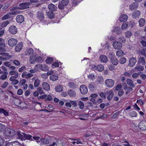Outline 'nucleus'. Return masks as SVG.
<instances>
[{
    "instance_id": "nucleus-1",
    "label": "nucleus",
    "mask_w": 146,
    "mask_h": 146,
    "mask_svg": "<svg viewBox=\"0 0 146 146\" xmlns=\"http://www.w3.org/2000/svg\"><path fill=\"white\" fill-rule=\"evenodd\" d=\"M69 3V0H62L59 2L58 8L60 10L63 9L64 7L67 6Z\"/></svg>"
},
{
    "instance_id": "nucleus-2",
    "label": "nucleus",
    "mask_w": 146,
    "mask_h": 146,
    "mask_svg": "<svg viewBox=\"0 0 146 146\" xmlns=\"http://www.w3.org/2000/svg\"><path fill=\"white\" fill-rule=\"evenodd\" d=\"M38 68L40 70L44 71L46 72L48 70V67L45 64H36L35 67V68L38 69Z\"/></svg>"
},
{
    "instance_id": "nucleus-3",
    "label": "nucleus",
    "mask_w": 146,
    "mask_h": 146,
    "mask_svg": "<svg viewBox=\"0 0 146 146\" xmlns=\"http://www.w3.org/2000/svg\"><path fill=\"white\" fill-rule=\"evenodd\" d=\"M17 132L15 130L10 128L7 129L5 131V134L6 135L12 137L17 134Z\"/></svg>"
},
{
    "instance_id": "nucleus-4",
    "label": "nucleus",
    "mask_w": 146,
    "mask_h": 146,
    "mask_svg": "<svg viewBox=\"0 0 146 146\" xmlns=\"http://www.w3.org/2000/svg\"><path fill=\"white\" fill-rule=\"evenodd\" d=\"M109 57L110 58L111 62L113 65H116L118 64V61L117 58L113 56L112 53H109Z\"/></svg>"
},
{
    "instance_id": "nucleus-5",
    "label": "nucleus",
    "mask_w": 146,
    "mask_h": 146,
    "mask_svg": "<svg viewBox=\"0 0 146 146\" xmlns=\"http://www.w3.org/2000/svg\"><path fill=\"white\" fill-rule=\"evenodd\" d=\"M30 5L29 3L23 2L19 5L20 7H17L19 9H24L29 7V6Z\"/></svg>"
},
{
    "instance_id": "nucleus-6",
    "label": "nucleus",
    "mask_w": 146,
    "mask_h": 146,
    "mask_svg": "<svg viewBox=\"0 0 146 146\" xmlns=\"http://www.w3.org/2000/svg\"><path fill=\"white\" fill-rule=\"evenodd\" d=\"M17 42V40L16 39L14 38H11L8 40V43L9 46L13 47L16 45Z\"/></svg>"
},
{
    "instance_id": "nucleus-7",
    "label": "nucleus",
    "mask_w": 146,
    "mask_h": 146,
    "mask_svg": "<svg viewBox=\"0 0 146 146\" xmlns=\"http://www.w3.org/2000/svg\"><path fill=\"white\" fill-rule=\"evenodd\" d=\"M105 83L108 87H111L114 85V82L112 79H107L105 81Z\"/></svg>"
},
{
    "instance_id": "nucleus-8",
    "label": "nucleus",
    "mask_w": 146,
    "mask_h": 146,
    "mask_svg": "<svg viewBox=\"0 0 146 146\" xmlns=\"http://www.w3.org/2000/svg\"><path fill=\"white\" fill-rule=\"evenodd\" d=\"M138 126L141 130H146V121L143 120L140 122L139 123Z\"/></svg>"
},
{
    "instance_id": "nucleus-9",
    "label": "nucleus",
    "mask_w": 146,
    "mask_h": 146,
    "mask_svg": "<svg viewBox=\"0 0 146 146\" xmlns=\"http://www.w3.org/2000/svg\"><path fill=\"white\" fill-rule=\"evenodd\" d=\"M106 95L107 100L108 101H110L114 96V92L112 90H109L106 92Z\"/></svg>"
},
{
    "instance_id": "nucleus-10",
    "label": "nucleus",
    "mask_w": 146,
    "mask_h": 146,
    "mask_svg": "<svg viewBox=\"0 0 146 146\" xmlns=\"http://www.w3.org/2000/svg\"><path fill=\"white\" fill-rule=\"evenodd\" d=\"M13 101L14 104L18 107H21V104L22 102L18 98H16L13 96Z\"/></svg>"
},
{
    "instance_id": "nucleus-11",
    "label": "nucleus",
    "mask_w": 146,
    "mask_h": 146,
    "mask_svg": "<svg viewBox=\"0 0 146 146\" xmlns=\"http://www.w3.org/2000/svg\"><path fill=\"white\" fill-rule=\"evenodd\" d=\"M80 92L82 94H85L88 92V89L86 86L82 85L80 86Z\"/></svg>"
},
{
    "instance_id": "nucleus-12",
    "label": "nucleus",
    "mask_w": 146,
    "mask_h": 146,
    "mask_svg": "<svg viewBox=\"0 0 146 146\" xmlns=\"http://www.w3.org/2000/svg\"><path fill=\"white\" fill-rule=\"evenodd\" d=\"M141 15V13L139 11L136 10L134 11L132 13V17L134 19L138 18Z\"/></svg>"
},
{
    "instance_id": "nucleus-13",
    "label": "nucleus",
    "mask_w": 146,
    "mask_h": 146,
    "mask_svg": "<svg viewBox=\"0 0 146 146\" xmlns=\"http://www.w3.org/2000/svg\"><path fill=\"white\" fill-rule=\"evenodd\" d=\"M136 62V58L132 57L129 60V66L130 67H133L135 65Z\"/></svg>"
},
{
    "instance_id": "nucleus-14",
    "label": "nucleus",
    "mask_w": 146,
    "mask_h": 146,
    "mask_svg": "<svg viewBox=\"0 0 146 146\" xmlns=\"http://www.w3.org/2000/svg\"><path fill=\"white\" fill-rule=\"evenodd\" d=\"M25 133L22 132L20 131H18L17 133V138L22 141L25 140L24 136Z\"/></svg>"
},
{
    "instance_id": "nucleus-15",
    "label": "nucleus",
    "mask_w": 146,
    "mask_h": 146,
    "mask_svg": "<svg viewBox=\"0 0 146 146\" xmlns=\"http://www.w3.org/2000/svg\"><path fill=\"white\" fill-rule=\"evenodd\" d=\"M9 31L11 33L13 34H15L17 32V29L15 26L12 25L9 27Z\"/></svg>"
},
{
    "instance_id": "nucleus-16",
    "label": "nucleus",
    "mask_w": 146,
    "mask_h": 146,
    "mask_svg": "<svg viewBox=\"0 0 146 146\" xmlns=\"http://www.w3.org/2000/svg\"><path fill=\"white\" fill-rule=\"evenodd\" d=\"M113 46L115 49H119L121 48L122 44L119 42L115 41L113 42Z\"/></svg>"
},
{
    "instance_id": "nucleus-17",
    "label": "nucleus",
    "mask_w": 146,
    "mask_h": 146,
    "mask_svg": "<svg viewBox=\"0 0 146 146\" xmlns=\"http://www.w3.org/2000/svg\"><path fill=\"white\" fill-rule=\"evenodd\" d=\"M24 17L22 15H18L16 18V20L17 22L19 23H22L24 21Z\"/></svg>"
},
{
    "instance_id": "nucleus-18",
    "label": "nucleus",
    "mask_w": 146,
    "mask_h": 146,
    "mask_svg": "<svg viewBox=\"0 0 146 146\" xmlns=\"http://www.w3.org/2000/svg\"><path fill=\"white\" fill-rule=\"evenodd\" d=\"M48 8L49 10L52 11H54L57 9V7L52 3L49 4L48 6Z\"/></svg>"
},
{
    "instance_id": "nucleus-19",
    "label": "nucleus",
    "mask_w": 146,
    "mask_h": 146,
    "mask_svg": "<svg viewBox=\"0 0 146 146\" xmlns=\"http://www.w3.org/2000/svg\"><path fill=\"white\" fill-rule=\"evenodd\" d=\"M100 60L102 62L106 63L108 61V58L107 57L104 55H101L100 57Z\"/></svg>"
},
{
    "instance_id": "nucleus-20",
    "label": "nucleus",
    "mask_w": 146,
    "mask_h": 146,
    "mask_svg": "<svg viewBox=\"0 0 146 146\" xmlns=\"http://www.w3.org/2000/svg\"><path fill=\"white\" fill-rule=\"evenodd\" d=\"M23 46L22 43H18L15 48V50L17 52H19L21 50Z\"/></svg>"
},
{
    "instance_id": "nucleus-21",
    "label": "nucleus",
    "mask_w": 146,
    "mask_h": 146,
    "mask_svg": "<svg viewBox=\"0 0 146 146\" xmlns=\"http://www.w3.org/2000/svg\"><path fill=\"white\" fill-rule=\"evenodd\" d=\"M112 32L113 33H115L118 35H120L121 33L120 28L117 27H114L112 31Z\"/></svg>"
},
{
    "instance_id": "nucleus-22",
    "label": "nucleus",
    "mask_w": 146,
    "mask_h": 146,
    "mask_svg": "<svg viewBox=\"0 0 146 146\" xmlns=\"http://www.w3.org/2000/svg\"><path fill=\"white\" fill-rule=\"evenodd\" d=\"M128 16L125 14H123L119 17V20L121 22H125L127 20Z\"/></svg>"
},
{
    "instance_id": "nucleus-23",
    "label": "nucleus",
    "mask_w": 146,
    "mask_h": 146,
    "mask_svg": "<svg viewBox=\"0 0 146 146\" xmlns=\"http://www.w3.org/2000/svg\"><path fill=\"white\" fill-rule=\"evenodd\" d=\"M42 86L43 89L46 91H48L50 89L49 85L46 82H44L42 83Z\"/></svg>"
},
{
    "instance_id": "nucleus-24",
    "label": "nucleus",
    "mask_w": 146,
    "mask_h": 146,
    "mask_svg": "<svg viewBox=\"0 0 146 146\" xmlns=\"http://www.w3.org/2000/svg\"><path fill=\"white\" fill-rule=\"evenodd\" d=\"M126 82L127 84L131 87L133 88L135 86L132 80L130 79H127Z\"/></svg>"
},
{
    "instance_id": "nucleus-25",
    "label": "nucleus",
    "mask_w": 146,
    "mask_h": 146,
    "mask_svg": "<svg viewBox=\"0 0 146 146\" xmlns=\"http://www.w3.org/2000/svg\"><path fill=\"white\" fill-rule=\"evenodd\" d=\"M138 7V5L136 3H133L131 4L129 6V9L130 10H133L137 9Z\"/></svg>"
},
{
    "instance_id": "nucleus-26",
    "label": "nucleus",
    "mask_w": 146,
    "mask_h": 146,
    "mask_svg": "<svg viewBox=\"0 0 146 146\" xmlns=\"http://www.w3.org/2000/svg\"><path fill=\"white\" fill-rule=\"evenodd\" d=\"M41 143L44 144H48L50 143V139H40Z\"/></svg>"
},
{
    "instance_id": "nucleus-27",
    "label": "nucleus",
    "mask_w": 146,
    "mask_h": 146,
    "mask_svg": "<svg viewBox=\"0 0 146 146\" xmlns=\"http://www.w3.org/2000/svg\"><path fill=\"white\" fill-rule=\"evenodd\" d=\"M68 95L71 97H75L76 95L75 92L73 90H70L68 91Z\"/></svg>"
},
{
    "instance_id": "nucleus-28",
    "label": "nucleus",
    "mask_w": 146,
    "mask_h": 146,
    "mask_svg": "<svg viewBox=\"0 0 146 146\" xmlns=\"http://www.w3.org/2000/svg\"><path fill=\"white\" fill-rule=\"evenodd\" d=\"M9 74L11 75H14V76L16 78H18L19 77V74L15 70L11 71L9 72Z\"/></svg>"
},
{
    "instance_id": "nucleus-29",
    "label": "nucleus",
    "mask_w": 146,
    "mask_h": 146,
    "mask_svg": "<svg viewBox=\"0 0 146 146\" xmlns=\"http://www.w3.org/2000/svg\"><path fill=\"white\" fill-rule=\"evenodd\" d=\"M58 76L56 74L52 75L50 76V80L53 81H55L57 80L58 79Z\"/></svg>"
},
{
    "instance_id": "nucleus-30",
    "label": "nucleus",
    "mask_w": 146,
    "mask_h": 146,
    "mask_svg": "<svg viewBox=\"0 0 146 146\" xmlns=\"http://www.w3.org/2000/svg\"><path fill=\"white\" fill-rule=\"evenodd\" d=\"M0 113H3L5 116H8L9 115L8 112L7 110H4L3 108H0Z\"/></svg>"
},
{
    "instance_id": "nucleus-31",
    "label": "nucleus",
    "mask_w": 146,
    "mask_h": 146,
    "mask_svg": "<svg viewBox=\"0 0 146 146\" xmlns=\"http://www.w3.org/2000/svg\"><path fill=\"white\" fill-rule=\"evenodd\" d=\"M24 138L25 139V140L26 139L30 140L31 141L33 140V139L32 138V136L30 135L26 134L25 133V135H24Z\"/></svg>"
},
{
    "instance_id": "nucleus-32",
    "label": "nucleus",
    "mask_w": 146,
    "mask_h": 146,
    "mask_svg": "<svg viewBox=\"0 0 146 146\" xmlns=\"http://www.w3.org/2000/svg\"><path fill=\"white\" fill-rule=\"evenodd\" d=\"M33 52V50L30 48L27 49V51L25 52V54L26 55H30L32 54Z\"/></svg>"
},
{
    "instance_id": "nucleus-33",
    "label": "nucleus",
    "mask_w": 146,
    "mask_h": 146,
    "mask_svg": "<svg viewBox=\"0 0 146 146\" xmlns=\"http://www.w3.org/2000/svg\"><path fill=\"white\" fill-rule=\"evenodd\" d=\"M47 14L49 18L51 19L54 17V13L53 12V11H49L48 12H47Z\"/></svg>"
},
{
    "instance_id": "nucleus-34",
    "label": "nucleus",
    "mask_w": 146,
    "mask_h": 146,
    "mask_svg": "<svg viewBox=\"0 0 146 146\" xmlns=\"http://www.w3.org/2000/svg\"><path fill=\"white\" fill-rule=\"evenodd\" d=\"M104 81L103 77L101 76H98L96 80V82L98 84H101Z\"/></svg>"
},
{
    "instance_id": "nucleus-35",
    "label": "nucleus",
    "mask_w": 146,
    "mask_h": 146,
    "mask_svg": "<svg viewBox=\"0 0 146 146\" xmlns=\"http://www.w3.org/2000/svg\"><path fill=\"white\" fill-rule=\"evenodd\" d=\"M55 90L58 92H60L62 91V87L61 85H59L55 88Z\"/></svg>"
},
{
    "instance_id": "nucleus-36",
    "label": "nucleus",
    "mask_w": 146,
    "mask_h": 146,
    "mask_svg": "<svg viewBox=\"0 0 146 146\" xmlns=\"http://www.w3.org/2000/svg\"><path fill=\"white\" fill-rule=\"evenodd\" d=\"M139 25L140 27H142L143 26L145 23V20L144 19L141 18L139 20Z\"/></svg>"
},
{
    "instance_id": "nucleus-37",
    "label": "nucleus",
    "mask_w": 146,
    "mask_h": 146,
    "mask_svg": "<svg viewBox=\"0 0 146 146\" xmlns=\"http://www.w3.org/2000/svg\"><path fill=\"white\" fill-rule=\"evenodd\" d=\"M88 87L90 90L94 91L95 88L94 83L93 82H91L89 84Z\"/></svg>"
},
{
    "instance_id": "nucleus-38",
    "label": "nucleus",
    "mask_w": 146,
    "mask_h": 146,
    "mask_svg": "<svg viewBox=\"0 0 146 146\" xmlns=\"http://www.w3.org/2000/svg\"><path fill=\"white\" fill-rule=\"evenodd\" d=\"M17 141H15L14 142L12 143H6L5 145V146H18V145H17V143L16 142Z\"/></svg>"
},
{
    "instance_id": "nucleus-39",
    "label": "nucleus",
    "mask_w": 146,
    "mask_h": 146,
    "mask_svg": "<svg viewBox=\"0 0 146 146\" xmlns=\"http://www.w3.org/2000/svg\"><path fill=\"white\" fill-rule=\"evenodd\" d=\"M96 68L100 72H101L104 69V66L102 65L99 64L97 66Z\"/></svg>"
},
{
    "instance_id": "nucleus-40",
    "label": "nucleus",
    "mask_w": 146,
    "mask_h": 146,
    "mask_svg": "<svg viewBox=\"0 0 146 146\" xmlns=\"http://www.w3.org/2000/svg\"><path fill=\"white\" fill-rule=\"evenodd\" d=\"M123 50L120 49H119L117 51L116 54L117 56L120 57L123 56Z\"/></svg>"
},
{
    "instance_id": "nucleus-41",
    "label": "nucleus",
    "mask_w": 146,
    "mask_h": 146,
    "mask_svg": "<svg viewBox=\"0 0 146 146\" xmlns=\"http://www.w3.org/2000/svg\"><path fill=\"white\" fill-rule=\"evenodd\" d=\"M68 86L71 88H74L76 87V84L74 82H70L69 83Z\"/></svg>"
},
{
    "instance_id": "nucleus-42",
    "label": "nucleus",
    "mask_w": 146,
    "mask_h": 146,
    "mask_svg": "<svg viewBox=\"0 0 146 146\" xmlns=\"http://www.w3.org/2000/svg\"><path fill=\"white\" fill-rule=\"evenodd\" d=\"M135 69L138 71H143L144 68L143 66H136L135 67Z\"/></svg>"
},
{
    "instance_id": "nucleus-43",
    "label": "nucleus",
    "mask_w": 146,
    "mask_h": 146,
    "mask_svg": "<svg viewBox=\"0 0 146 146\" xmlns=\"http://www.w3.org/2000/svg\"><path fill=\"white\" fill-rule=\"evenodd\" d=\"M139 62L140 63L142 64H145L146 63L144 58L143 57H140Z\"/></svg>"
},
{
    "instance_id": "nucleus-44",
    "label": "nucleus",
    "mask_w": 146,
    "mask_h": 146,
    "mask_svg": "<svg viewBox=\"0 0 146 146\" xmlns=\"http://www.w3.org/2000/svg\"><path fill=\"white\" fill-rule=\"evenodd\" d=\"M40 84V80L38 79H36L34 82V85L35 87H37Z\"/></svg>"
},
{
    "instance_id": "nucleus-45",
    "label": "nucleus",
    "mask_w": 146,
    "mask_h": 146,
    "mask_svg": "<svg viewBox=\"0 0 146 146\" xmlns=\"http://www.w3.org/2000/svg\"><path fill=\"white\" fill-rule=\"evenodd\" d=\"M132 35V33L130 31H127L125 33V36L127 38H129Z\"/></svg>"
},
{
    "instance_id": "nucleus-46",
    "label": "nucleus",
    "mask_w": 146,
    "mask_h": 146,
    "mask_svg": "<svg viewBox=\"0 0 146 146\" xmlns=\"http://www.w3.org/2000/svg\"><path fill=\"white\" fill-rule=\"evenodd\" d=\"M129 114L131 117H136L137 116V113L136 111H133L130 112Z\"/></svg>"
},
{
    "instance_id": "nucleus-47",
    "label": "nucleus",
    "mask_w": 146,
    "mask_h": 146,
    "mask_svg": "<svg viewBox=\"0 0 146 146\" xmlns=\"http://www.w3.org/2000/svg\"><path fill=\"white\" fill-rule=\"evenodd\" d=\"M78 105L80 108L81 109H82L84 108V104L81 101H79L78 102Z\"/></svg>"
},
{
    "instance_id": "nucleus-48",
    "label": "nucleus",
    "mask_w": 146,
    "mask_h": 146,
    "mask_svg": "<svg viewBox=\"0 0 146 146\" xmlns=\"http://www.w3.org/2000/svg\"><path fill=\"white\" fill-rule=\"evenodd\" d=\"M126 61V58L124 57H121L119 60V62L121 64H124Z\"/></svg>"
},
{
    "instance_id": "nucleus-49",
    "label": "nucleus",
    "mask_w": 146,
    "mask_h": 146,
    "mask_svg": "<svg viewBox=\"0 0 146 146\" xmlns=\"http://www.w3.org/2000/svg\"><path fill=\"white\" fill-rule=\"evenodd\" d=\"M30 58V59L29 60V62L31 63H34L36 61V58H35V56H31Z\"/></svg>"
},
{
    "instance_id": "nucleus-50",
    "label": "nucleus",
    "mask_w": 146,
    "mask_h": 146,
    "mask_svg": "<svg viewBox=\"0 0 146 146\" xmlns=\"http://www.w3.org/2000/svg\"><path fill=\"white\" fill-rule=\"evenodd\" d=\"M9 23V21H4L1 24V26L2 27H4L6 26Z\"/></svg>"
},
{
    "instance_id": "nucleus-51",
    "label": "nucleus",
    "mask_w": 146,
    "mask_h": 146,
    "mask_svg": "<svg viewBox=\"0 0 146 146\" xmlns=\"http://www.w3.org/2000/svg\"><path fill=\"white\" fill-rule=\"evenodd\" d=\"M53 61V59L51 57H49L47 58L46 60V62L47 64H50Z\"/></svg>"
},
{
    "instance_id": "nucleus-52",
    "label": "nucleus",
    "mask_w": 146,
    "mask_h": 146,
    "mask_svg": "<svg viewBox=\"0 0 146 146\" xmlns=\"http://www.w3.org/2000/svg\"><path fill=\"white\" fill-rule=\"evenodd\" d=\"M37 17L40 20H42L44 17L43 14L39 12H38Z\"/></svg>"
},
{
    "instance_id": "nucleus-53",
    "label": "nucleus",
    "mask_w": 146,
    "mask_h": 146,
    "mask_svg": "<svg viewBox=\"0 0 146 146\" xmlns=\"http://www.w3.org/2000/svg\"><path fill=\"white\" fill-rule=\"evenodd\" d=\"M10 18V15L9 13L5 15L2 18V19L3 20L7 19Z\"/></svg>"
},
{
    "instance_id": "nucleus-54",
    "label": "nucleus",
    "mask_w": 146,
    "mask_h": 146,
    "mask_svg": "<svg viewBox=\"0 0 146 146\" xmlns=\"http://www.w3.org/2000/svg\"><path fill=\"white\" fill-rule=\"evenodd\" d=\"M36 61L39 62H43V60L41 56H38L36 58Z\"/></svg>"
},
{
    "instance_id": "nucleus-55",
    "label": "nucleus",
    "mask_w": 146,
    "mask_h": 146,
    "mask_svg": "<svg viewBox=\"0 0 146 146\" xmlns=\"http://www.w3.org/2000/svg\"><path fill=\"white\" fill-rule=\"evenodd\" d=\"M8 74H3L1 75L0 77V79L2 80H6L7 78V75Z\"/></svg>"
},
{
    "instance_id": "nucleus-56",
    "label": "nucleus",
    "mask_w": 146,
    "mask_h": 146,
    "mask_svg": "<svg viewBox=\"0 0 146 146\" xmlns=\"http://www.w3.org/2000/svg\"><path fill=\"white\" fill-rule=\"evenodd\" d=\"M100 96L102 98H106V92L104 93L103 92H101L99 94Z\"/></svg>"
},
{
    "instance_id": "nucleus-57",
    "label": "nucleus",
    "mask_w": 146,
    "mask_h": 146,
    "mask_svg": "<svg viewBox=\"0 0 146 146\" xmlns=\"http://www.w3.org/2000/svg\"><path fill=\"white\" fill-rule=\"evenodd\" d=\"M9 84L8 82H5L3 83L2 85L1 86V87L3 88H5Z\"/></svg>"
},
{
    "instance_id": "nucleus-58",
    "label": "nucleus",
    "mask_w": 146,
    "mask_h": 146,
    "mask_svg": "<svg viewBox=\"0 0 146 146\" xmlns=\"http://www.w3.org/2000/svg\"><path fill=\"white\" fill-rule=\"evenodd\" d=\"M37 91L40 94H41L43 93L42 89L40 87H39L37 89Z\"/></svg>"
},
{
    "instance_id": "nucleus-59",
    "label": "nucleus",
    "mask_w": 146,
    "mask_h": 146,
    "mask_svg": "<svg viewBox=\"0 0 146 146\" xmlns=\"http://www.w3.org/2000/svg\"><path fill=\"white\" fill-rule=\"evenodd\" d=\"M88 79H90L93 80H94L95 79L94 75L93 74H92L88 76Z\"/></svg>"
},
{
    "instance_id": "nucleus-60",
    "label": "nucleus",
    "mask_w": 146,
    "mask_h": 146,
    "mask_svg": "<svg viewBox=\"0 0 146 146\" xmlns=\"http://www.w3.org/2000/svg\"><path fill=\"white\" fill-rule=\"evenodd\" d=\"M124 93V92L123 89L120 90L118 92V94L120 96H121Z\"/></svg>"
},
{
    "instance_id": "nucleus-61",
    "label": "nucleus",
    "mask_w": 146,
    "mask_h": 146,
    "mask_svg": "<svg viewBox=\"0 0 146 146\" xmlns=\"http://www.w3.org/2000/svg\"><path fill=\"white\" fill-rule=\"evenodd\" d=\"M9 57L8 56H0V59L2 60H8Z\"/></svg>"
},
{
    "instance_id": "nucleus-62",
    "label": "nucleus",
    "mask_w": 146,
    "mask_h": 146,
    "mask_svg": "<svg viewBox=\"0 0 146 146\" xmlns=\"http://www.w3.org/2000/svg\"><path fill=\"white\" fill-rule=\"evenodd\" d=\"M13 63L17 66H19L21 64L20 62L17 60H14L13 61Z\"/></svg>"
},
{
    "instance_id": "nucleus-63",
    "label": "nucleus",
    "mask_w": 146,
    "mask_h": 146,
    "mask_svg": "<svg viewBox=\"0 0 146 146\" xmlns=\"http://www.w3.org/2000/svg\"><path fill=\"white\" fill-rule=\"evenodd\" d=\"M11 82V84L13 85H16L19 82V81L17 79H15L13 80Z\"/></svg>"
},
{
    "instance_id": "nucleus-64",
    "label": "nucleus",
    "mask_w": 146,
    "mask_h": 146,
    "mask_svg": "<svg viewBox=\"0 0 146 146\" xmlns=\"http://www.w3.org/2000/svg\"><path fill=\"white\" fill-rule=\"evenodd\" d=\"M140 43L143 46H146V40H142L140 41Z\"/></svg>"
}]
</instances>
